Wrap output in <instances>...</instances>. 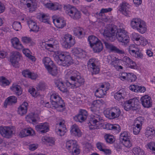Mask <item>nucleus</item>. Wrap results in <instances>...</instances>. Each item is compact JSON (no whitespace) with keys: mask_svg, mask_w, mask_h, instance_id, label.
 I'll return each mask as SVG.
<instances>
[{"mask_svg":"<svg viewBox=\"0 0 155 155\" xmlns=\"http://www.w3.org/2000/svg\"><path fill=\"white\" fill-rule=\"evenodd\" d=\"M124 28L117 29L116 26L110 25L105 28L103 35L107 40L114 41L117 38L119 42L125 45L130 41V38Z\"/></svg>","mask_w":155,"mask_h":155,"instance_id":"1","label":"nucleus"},{"mask_svg":"<svg viewBox=\"0 0 155 155\" xmlns=\"http://www.w3.org/2000/svg\"><path fill=\"white\" fill-rule=\"evenodd\" d=\"M104 103V101L101 99L94 100L92 103L90 109L93 113L91 115L88 124L90 130L99 129L102 127L101 120H102V119L101 116V113L99 110Z\"/></svg>","mask_w":155,"mask_h":155,"instance_id":"2","label":"nucleus"},{"mask_svg":"<svg viewBox=\"0 0 155 155\" xmlns=\"http://www.w3.org/2000/svg\"><path fill=\"white\" fill-rule=\"evenodd\" d=\"M65 77L68 79L66 82V84L68 87L71 86L73 89L83 85L85 82L80 73L75 70L67 71Z\"/></svg>","mask_w":155,"mask_h":155,"instance_id":"3","label":"nucleus"},{"mask_svg":"<svg viewBox=\"0 0 155 155\" xmlns=\"http://www.w3.org/2000/svg\"><path fill=\"white\" fill-rule=\"evenodd\" d=\"M130 26L133 29L141 34H143L147 31V26L146 23L140 18L133 19L130 22Z\"/></svg>","mask_w":155,"mask_h":155,"instance_id":"4","label":"nucleus"},{"mask_svg":"<svg viewBox=\"0 0 155 155\" xmlns=\"http://www.w3.org/2000/svg\"><path fill=\"white\" fill-rule=\"evenodd\" d=\"M60 41L62 46L66 49L70 48L75 43V40L73 38L72 36L69 34H66L63 36H61Z\"/></svg>","mask_w":155,"mask_h":155,"instance_id":"5","label":"nucleus"},{"mask_svg":"<svg viewBox=\"0 0 155 155\" xmlns=\"http://www.w3.org/2000/svg\"><path fill=\"white\" fill-rule=\"evenodd\" d=\"M64 8L67 14L71 18L77 20L81 18V13L74 6L68 5L64 6Z\"/></svg>","mask_w":155,"mask_h":155,"instance_id":"6","label":"nucleus"},{"mask_svg":"<svg viewBox=\"0 0 155 155\" xmlns=\"http://www.w3.org/2000/svg\"><path fill=\"white\" fill-rule=\"evenodd\" d=\"M45 68L48 72L52 76H55L57 74V68L53 65V61L50 58L48 57H45L42 60Z\"/></svg>","mask_w":155,"mask_h":155,"instance_id":"7","label":"nucleus"},{"mask_svg":"<svg viewBox=\"0 0 155 155\" xmlns=\"http://www.w3.org/2000/svg\"><path fill=\"white\" fill-rule=\"evenodd\" d=\"M121 114L120 109L117 107L107 109L104 111L105 117L110 119L118 118Z\"/></svg>","mask_w":155,"mask_h":155,"instance_id":"8","label":"nucleus"},{"mask_svg":"<svg viewBox=\"0 0 155 155\" xmlns=\"http://www.w3.org/2000/svg\"><path fill=\"white\" fill-rule=\"evenodd\" d=\"M66 147L69 152L73 155H76L79 153L80 150L75 140H70L66 143Z\"/></svg>","mask_w":155,"mask_h":155,"instance_id":"9","label":"nucleus"},{"mask_svg":"<svg viewBox=\"0 0 155 155\" xmlns=\"http://www.w3.org/2000/svg\"><path fill=\"white\" fill-rule=\"evenodd\" d=\"M99 64L98 60L95 58L90 59L87 62V67L91 71L92 74H96L99 73L100 71Z\"/></svg>","mask_w":155,"mask_h":155,"instance_id":"10","label":"nucleus"},{"mask_svg":"<svg viewBox=\"0 0 155 155\" xmlns=\"http://www.w3.org/2000/svg\"><path fill=\"white\" fill-rule=\"evenodd\" d=\"M66 54V53L64 52H59V64L63 66H68L72 63L71 57Z\"/></svg>","mask_w":155,"mask_h":155,"instance_id":"11","label":"nucleus"},{"mask_svg":"<svg viewBox=\"0 0 155 155\" xmlns=\"http://www.w3.org/2000/svg\"><path fill=\"white\" fill-rule=\"evenodd\" d=\"M21 58V54L19 52L17 51H12L10 57V62L12 65L15 68L18 67L19 61Z\"/></svg>","mask_w":155,"mask_h":155,"instance_id":"12","label":"nucleus"},{"mask_svg":"<svg viewBox=\"0 0 155 155\" xmlns=\"http://www.w3.org/2000/svg\"><path fill=\"white\" fill-rule=\"evenodd\" d=\"M0 134L4 137L9 138L13 134V129L9 126H0Z\"/></svg>","mask_w":155,"mask_h":155,"instance_id":"13","label":"nucleus"},{"mask_svg":"<svg viewBox=\"0 0 155 155\" xmlns=\"http://www.w3.org/2000/svg\"><path fill=\"white\" fill-rule=\"evenodd\" d=\"M20 2L21 5H26L30 12L34 11L37 7V4L34 0H21Z\"/></svg>","mask_w":155,"mask_h":155,"instance_id":"14","label":"nucleus"},{"mask_svg":"<svg viewBox=\"0 0 155 155\" xmlns=\"http://www.w3.org/2000/svg\"><path fill=\"white\" fill-rule=\"evenodd\" d=\"M120 61L124 64L126 65L127 67H129L132 69H136L137 68L136 63L128 57H123L120 59Z\"/></svg>","mask_w":155,"mask_h":155,"instance_id":"15","label":"nucleus"},{"mask_svg":"<svg viewBox=\"0 0 155 155\" xmlns=\"http://www.w3.org/2000/svg\"><path fill=\"white\" fill-rule=\"evenodd\" d=\"M119 10L126 16H128L130 13V5L127 3L124 2L120 3L119 7Z\"/></svg>","mask_w":155,"mask_h":155,"instance_id":"16","label":"nucleus"},{"mask_svg":"<svg viewBox=\"0 0 155 155\" xmlns=\"http://www.w3.org/2000/svg\"><path fill=\"white\" fill-rule=\"evenodd\" d=\"M140 100L143 106L145 108L150 107L152 105L151 99L148 95H145L142 96Z\"/></svg>","mask_w":155,"mask_h":155,"instance_id":"17","label":"nucleus"},{"mask_svg":"<svg viewBox=\"0 0 155 155\" xmlns=\"http://www.w3.org/2000/svg\"><path fill=\"white\" fill-rule=\"evenodd\" d=\"M87 116L88 114L86 110H81L78 114L75 116L74 119L76 121L82 123L86 120Z\"/></svg>","mask_w":155,"mask_h":155,"instance_id":"18","label":"nucleus"},{"mask_svg":"<svg viewBox=\"0 0 155 155\" xmlns=\"http://www.w3.org/2000/svg\"><path fill=\"white\" fill-rule=\"evenodd\" d=\"M35 129L39 133H45L49 130L48 124L46 122L40 123L35 126Z\"/></svg>","mask_w":155,"mask_h":155,"instance_id":"19","label":"nucleus"},{"mask_svg":"<svg viewBox=\"0 0 155 155\" xmlns=\"http://www.w3.org/2000/svg\"><path fill=\"white\" fill-rule=\"evenodd\" d=\"M104 44L106 48L110 50L111 52L119 54H125V51L123 49H119L111 44L107 42H105Z\"/></svg>","mask_w":155,"mask_h":155,"instance_id":"20","label":"nucleus"},{"mask_svg":"<svg viewBox=\"0 0 155 155\" xmlns=\"http://www.w3.org/2000/svg\"><path fill=\"white\" fill-rule=\"evenodd\" d=\"M64 120L61 119L59 120V136L61 137L64 136L66 134V128Z\"/></svg>","mask_w":155,"mask_h":155,"instance_id":"21","label":"nucleus"},{"mask_svg":"<svg viewBox=\"0 0 155 155\" xmlns=\"http://www.w3.org/2000/svg\"><path fill=\"white\" fill-rule=\"evenodd\" d=\"M70 132L72 135L78 137H81L82 134L78 126L75 124L71 127Z\"/></svg>","mask_w":155,"mask_h":155,"instance_id":"22","label":"nucleus"},{"mask_svg":"<svg viewBox=\"0 0 155 155\" xmlns=\"http://www.w3.org/2000/svg\"><path fill=\"white\" fill-rule=\"evenodd\" d=\"M11 41L13 47L15 49L20 50L23 48L22 45L17 37H14L11 39Z\"/></svg>","mask_w":155,"mask_h":155,"instance_id":"23","label":"nucleus"},{"mask_svg":"<svg viewBox=\"0 0 155 155\" xmlns=\"http://www.w3.org/2000/svg\"><path fill=\"white\" fill-rule=\"evenodd\" d=\"M27 22L31 31L37 32L39 31V27L35 21L32 19H30L27 21Z\"/></svg>","mask_w":155,"mask_h":155,"instance_id":"24","label":"nucleus"},{"mask_svg":"<svg viewBox=\"0 0 155 155\" xmlns=\"http://www.w3.org/2000/svg\"><path fill=\"white\" fill-rule=\"evenodd\" d=\"M72 53L76 56L79 58H84L86 55V52L79 48H74L72 50Z\"/></svg>","mask_w":155,"mask_h":155,"instance_id":"25","label":"nucleus"},{"mask_svg":"<svg viewBox=\"0 0 155 155\" xmlns=\"http://www.w3.org/2000/svg\"><path fill=\"white\" fill-rule=\"evenodd\" d=\"M126 95V92L125 90L121 89L114 94V97L118 101H121L125 97Z\"/></svg>","mask_w":155,"mask_h":155,"instance_id":"26","label":"nucleus"},{"mask_svg":"<svg viewBox=\"0 0 155 155\" xmlns=\"http://www.w3.org/2000/svg\"><path fill=\"white\" fill-rule=\"evenodd\" d=\"M107 61L108 64L114 67L118 65L120 61V59H119L113 55H110L107 56Z\"/></svg>","mask_w":155,"mask_h":155,"instance_id":"27","label":"nucleus"},{"mask_svg":"<svg viewBox=\"0 0 155 155\" xmlns=\"http://www.w3.org/2000/svg\"><path fill=\"white\" fill-rule=\"evenodd\" d=\"M28 103L26 102H24L18 108V113L21 115L25 114L27 111Z\"/></svg>","mask_w":155,"mask_h":155,"instance_id":"28","label":"nucleus"},{"mask_svg":"<svg viewBox=\"0 0 155 155\" xmlns=\"http://www.w3.org/2000/svg\"><path fill=\"white\" fill-rule=\"evenodd\" d=\"M73 31L74 35L79 38H82L84 35V29L81 27L74 28Z\"/></svg>","mask_w":155,"mask_h":155,"instance_id":"29","label":"nucleus"},{"mask_svg":"<svg viewBox=\"0 0 155 155\" xmlns=\"http://www.w3.org/2000/svg\"><path fill=\"white\" fill-rule=\"evenodd\" d=\"M106 128L108 130H111L116 134L118 133L120 130V127L117 124H108L106 125Z\"/></svg>","mask_w":155,"mask_h":155,"instance_id":"30","label":"nucleus"},{"mask_svg":"<svg viewBox=\"0 0 155 155\" xmlns=\"http://www.w3.org/2000/svg\"><path fill=\"white\" fill-rule=\"evenodd\" d=\"M26 118L30 119L33 124L36 123L37 121L39 119L38 114L35 113L30 114L27 116Z\"/></svg>","mask_w":155,"mask_h":155,"instance_id":"31","label":"nucleus"},{"mask_svg":"<svg viewBox=\"0 0 155 155\" xmlns=\"http://www.w3.org/2000/svg\"><path fill=\"white\" fill-rule=\"evenodd\" d=\"M37 18L40 21L44 23H49V17L47 15L43 13H39L38 14Z\"/></svg>","mask_w":155,"mask_h":155,"instance_id":"32","label":"nucleus"},{"mask_svg":"<svg viewBox=\"0 0 155 155\" xmlns=\"http://www.w3.org/2000/svg\"><path fill=\"white\" fill-rule=\"evenodd\" d=\"M44 5L45 7L51 10L55 11L58 9V5L57 3H52L50 1L47 3H44Z\"/></svg>","mask_w":155,"mask_h":155,"instance_id":"33","label":"nucleus"},{"mask_svg":"<svg viewBox=\"0 0 155 155\" xmlns=\"http://www.w3.org/2000/svg\"><path fill=\"white\" fill-rule=\"evenodd\" d=\"M17 102V98L15 96H10L5 100L4 103V106L6 107L7 105H12L15 103Z\"/></svg>","mask_w":155,"mask_h":155,"instance_id":"34","label":"nucleus"},{"mask_svg":"<svg viewBox=\"0 0 155 155\" xmlns=\"http://www.w3.org/2000/svg\"><path fill=\"white\" fill-rule=\"evenodd\" d=\"M91 47L93 48L94 52H100L103 48L102 44L100 41Z\"/></svg>","mask_w":155,"mask_h":155,"instance_id":"35","label":"nucleus"},{"mask_svg":"<svg viewBox=\"0 0 155 155\" xmlns=\"http://www.w3.org/2000/svg\"><path fill=\"white\" fill-rule=\"evenodd\" d=\"M108 89H103L101 88H99L95 92V94L97 97L101 98L103 97L106 93V91Z\"/></svg>","mask_w":155,"mask_h":155,"instance_id":"36","label":"nucleus"},{"mask_svg":"<svg viewBox=\"0 0 155 155\" xmlns=\"http://www.w3.org/2000/svg\"><path fill=\"white\" fill-rule=\"evenodd\" d=\"M11 88V90L15 92L17 95L19 96L22 94V92L20 86L13 84Z\"/></svg>","mask_w":155,"mask_h":155,"instance_id":"37","label":"nucleus"},{"mask_svg":"<svg viewBox=\"0 0 155 155\" xmlns=\"http://www.w3.org/2000/svg\"><path fill=\"white\" fill-rule=\"evenodd\" d=\"M139 50L140 49L137 44L131 45L128 48V51L130 54Z\"/></svg>","mask_w":155,"mask_h":155,"instance_id":"38","label":"nucleus"},{"mask_svg":"<svg viewBox=\"0 0 155 155\" xmlns=\"http://www.w3.org/2000/svg\"><path fill=\"white\" fill-rule=\"evenodd\" d=\"M88 40L91 47L93 46V45L97 43L100 41L97 37L94 35L89 36L88 38Z\"/></svg>","mask_w":155,"mask_h":155,"instance_id":"39","label":"nucleus"},{"mask_svg":"<svg viewBox=\"0 0 155 155\" xmlns=\"http://www.w3.org/2000/svg\"><path fill=\"white\" fill-rule=\"evenodd\" d=\"M65 105L64 101L59 97V112L65 111Z\"/></svg>","mask_w":155,"mask_h":155,"instance_id":"40","label":"nucleus"},{"mask_svg":"<svg viewBox=\"0 0 155 155\" xmlns=\"http://www.w3.org/2000/svg\"><path fill=\"white\" fill-rule=\"evenodd\" d=\"M130 138V134L127 131L122 132L120 134V140L122 141L128 140Z\"/></svg>","mask_w":155,"mask_h":155,"instance_id":"41","label":"nucleus"},{"mask_svg":"<svg viewBox=\"0 0 155 155\" xmlns=\"http://www.w3.org/2000/svg\"><path fill=\"white\" fill-rule=\"evenodd\" d=\"M132 152L135 155H143L144 154L143 150L137 146L133 148Z\"/></svg>","mask_w":155,"mask_h":155,"instance_id":"42","label":"nucleus"},{"mask_svg":"<svg viewBox=\"0 0 155 155\" xmlns=\"http://www.w3.org/2000/svg\"><path fill=\"white\" fill-rule=\"evenodd\" d=\"M144 120V118L142 117H139L135 120L134 126H137L142 127V125Z\"/></svg>","mask_w":155,"mask_h":155,"instance_id":"43","label":"nucleus"},{"mask_svg":"<svg viewBox=\"0 0 155 155\" xmlns=\"http://www.w3.org/2000/svg\"><path fill=\"white\" fill-rule=\"evenodd\" d=\"M122 106L126 111H129L133 108L129 100L122 103Z\"/></svg>","mask_w":155,"mask_h":155,"instance_id":"44","label":"nucleus"},{"mask_svg":"<svg viewBox=\"0 0 155 155\" xmlns=\"http://www.w3.org/2000/svg\"><path fill=\"white\" fill-rule=\"evenodd\" d=\"M155 133L154 129L153 128L147 127L146 132V136L147 137H153Z\"/></svg>","mask_w":155,"mask_h":155,"instance_id":"45","label":"nucleus"},{"mask_svg":"<svg viewBox=\"0 0 155 155\" xmlns=\"http://www.w3.org/2000/svg\"><path fill=\"white\" fill-rule=\"evenodd\" d=\"M10 84L9 81L5 77L2 76L0 77V85L2 86L8 85Z\"/></svg>","mask_w":155,"mask_h":155,"instance_id":"46","label":"nucleus"},{"mask_svg":"<svg viewBox=\"0 0 155 155\" xmlns=\"http://www.w3.org/2000/svg\"><path fill=\"white\" fill-rule=\"evenodd\" d=\"M136 43L138 45L145 46L148 43V41L144 37L142 36L139 41L136 42Z\"/></svg>","mask_w":155,"mask_h":155,"instance_id":"47","label":"nucleus"},{"mask_svg":"<svg viewBox=\"0 0 155 155\" xmlns=\"http://www.w3.org/2000/svg\"><path fill=\"white\" fill-rule=\"evenodd\" d=\"M129 100L133 108L135 107V106L138 105L139 103V97L134 98L130 99Z\"/></svg>","mask_w":155,"mask_h":155,"instance_id":"48","label":"nucleus"},{"mask_svg":"<svg viewBox=\"0 0 155 155\" xmlns=\"http://www.w3.org/2000/svg\"><path fill=\"white\" fill-rule=\"evenodd\" d=\"M106 141L110 144L113 143L115 141L114 137L111 135L106 134L104 136Z\"/></svg>","mask_w":155,"mask_h":155,"instance_id":"49","label":"nucleus"},{"mask_svg":"<svg viewBox=\"0 0 155 155\" xmlns=\"http://www.w3.org/2000/svg\"><path fill=\"white\" fill-rule=\"evenodd\" d=\"M137 79V77L133 73H127V80L131 82L134 81Z\"/></svg>","mask_w":155,"mask_h":155,"instance_id":"50","label":"nucleus"},{"mask_svg":"<svg viewBox=\"0 0 155 155\" xmlns=\"http://www.w3.org/2000/svg\"><path fill=\"white\" fill-rule=\"evenodd\" d=\"M142 36L139 34L133 32L131 35L132 39L133 41H135L137 42L138 41Z\"/></svg>","mask_w":155,"mask_h":155,"instance_id":"51","label":"nucleus"},{"mask_svg":"<svg viewBox=\"0 0 155 155\" xmlns=\"http://www.w3.org/2000/svg\"><path fill=\"white\" fill-rule=\"evenodd\" d=\"M66 22L64 18H59V28H62L66 26Z\"/></svg>","mask_w":155,"mask_h":155,"instance_id":"52","label":"nucleus"},{"mask_svg":"<svg viewBox=\"0 0 155 155\" xmlns=\"http://www.w3.org/2000/svg\"><path fill=\"white\" fill-rule=\"evenodd\" d=\"M12 27L14 30L18 31L21 28V26L20 22L15 21L13 23Z\"/></svg>","mask_w":155,"mask_h":155,"instance_id":"53","label":"nucleus"},{"mask_svg":"<svg viewBox=\"0 0 155 155\" xmlns=\"http://www.w3.org/2000/svg\"><path fill=\"white\" fill-rule=\"evenodd\" d=\"M146 147L147 148L152 150V152L155 153V143L151 142L147 143L146 145Z\"/></svg>","mask_w":155,"mask_h":155,"instance_id":"54","label":"nucleus"},{"mask_svg":"<svg viewBox=\"0 0 155 155\" xmlns=\"http://www.w3.org/2000/svg\"><path fill=\"white\" fill-rule=\"evenodd\" d=\"M47 86L45 83L44 82H40L38 85V89L44 91L47 88Z\"/></svg>","mask_w":155,"mask_h":155,"instance_id":"55","label":"nucleus"},{"mask_svg":"<svg viewBox=\"0 0 155 155\" xmlns=\"http://www.w3.org/2000/svg\"><path fill=\"white\" fill-rule=\"evenodd\" d=\"M131 55L138 58L142 59L143 57V54L141 52H140L139 51H137Z\"/></svg>","mask_w":155,"mask_h":155,"instance_id":"56","label":"nucleus"},{"mask_svg":"<svg viewBox=\"0 0 155 155\" xmlns=\"http://www.w3.org/2000/svg\"><path fill=\"white\" fill-rule=\"evenodd\" d=\"M112 9L110 8H103L101 9L100 12L98 13V15H105V13L110 12Z\"/></svg>","mask_w":155,"mask_h":155,"instance_id":"57","label":"nucleus"},{"mask_svg":"<svg viewBox=\"0 0 155 155\" xmlns=\"http://www.w3.org/2000/svg\"><path fill=\"white\" fill-rule=\"evenodd\" d=\"M28 92L33 97H36L38 95V94L37 91L35 88L32 87L29 88L28 90Z\"/></svg>","mask_w":155,"mask_h":155,"instance_id":"58","label":"nucleus"},{"mask_svg":"<svg viewBox=\"0 0 155 155\" xmlns=\"http://www.w3.org/2000/svg\"><path fill=\"white\" fill-rule=\"evenodd\" d=\"M122 143L124 146L127 148H130L132 146V143L130 140L129 139L123 141Z\"/></svg>","mask_w":155,"mask_h":155,"instance_id":"59","label":"nucleus"},{"mask_svg":"<svg viewBox=\"0 0 155 155\" xmlns=\"http://www.w3.org/2000/svg\"><path fill=\"white\" fill-rule=\"evenodd\" d=\"M21 41L25 44L31 43L32 41L31 39L29 37H23L21 38Z\"/></svg>","mask_w":155,"mask_h":155,"instance_id":"60","label":"nucleus"},{"mask_svg":"<svg viewBox=\"0 0 155 155\" xmlns=\"http://www.w3.org/2000/svg\"><path fill=\"white\" fill-rule=\"evenodd\" d=\"M96 147L100 151H102L106 148L105 146L104 143L100 142L97 143Z\"/></svg>","mask_w":155,"mask_h":155,"instance_id":"61","label":"nucleus"},{"mask_svg":"<svg viewBox=\"0 0 155 155\" xmlns=\"http://www.w3.org/2000/svg\"><path fill=\"white\" fill-rule=\"evenodd\" d=\"M141 127L137 126H134L133 127V132L135 135L138 134L140 131Z\"/></svg>","mask_w":155,"mask_h":155,"instance_id":"62","label":"nucleus"},{"mask_svg":"<svg viewBox=\"0 0 155 155\" xmlns=\"http://www.w3.org/2000/svg\"><path fill=\"white\" fill-rule=\"evenodd\" d=\"M27 136L33 135L35 134V131L31 128H28L25 129Z\"/></svg>","mask_w":155,"mask_h":155,"instance_id":"63","label":"nucleus"},{"mask_svg":"<svg viewBox=\"0 0 155 155\" xmlns=\"http://www.w3.org/2000/svg\"><path fill=\"white\" fill-rule=\"evenodd\" d=\"M146 90V88L144 86H137L136 92L143 93Z\"/></svg>","mask_w":155,"mask_h":155,"instance_id":"64","label":"nucleus"}]
</instances>
